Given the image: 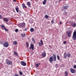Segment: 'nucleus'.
<instances>
[{"label": "nucleus", "mask_w": 76, "mask_h": 76, "mask_svg": "<svg viewBox=\"0 0 76 76\" xmlns=\"http://www.w3.org/2000/svg\"><path fill=\"white\" fill-rule=\"evenodd\" d=\"M6 62L7 65H12V61L8 59L6 60Z\"/></svg>", "instance_id": "obj_1"}, {"label": "nucleus", "mask_w": 76, "mask_h": 76, "mask_svg": "<svg viewBox=\"0 0 76 76\" xmlns=\"http://www.w3.org/2000/svg\"><path fill=\"white\" fill-rule=\"evenodd\" d=\"M72 38L73 40H76V31H74Z\"/></svg>", "instance_id": "obj_2"}, {"label": "nucleus", "mask_w": 76, "mask_h": 76, "mask_svg": "<svg viewBox=\"0 0 76 76\" xmlns=\"http://www.w3.org/2000/svg\"><path fill=\"white\" fill-rule=\"evenodd\" d=\"M66 34L68 35V37H70L72 36V32L70 31H68L66 32Z\"/></svg>", "instance_id": "obj_3"}, {"label": "nucleus", "mask_w": 76, "mask_h": 76, "mask_svg": "<svg viewBox=\"0 0 76 76\" xmlns=\"http://www.w3.org/2000/svg\"><path fill=\"white\" fill-rule=\"evenodd\" d=\"M3 45L4 47H8V46L9 45V42H5L3 44Z\"/></svg>", "instance_id": "obj_4"}, {"label": "nucleus", "mask_w": 76, "mask_h": 76, "mask_svg": "<svg viewBox=\"0 0 76 76\" xmlns=\"http://www.w3.org/2000/svg\"><path fill=\"white\" fill-rule=\"evenodd\" d=\"M25 25V24L24 23H21L20 24H19L18 25V26L20 27V28H23Z\"/></svg>", "instance_id": "obj_5"}, {"label": "nucleus", "mask_w": 76, "mask_h": 76, "mask_svg": "<svg viewBox=\"0 0 76 76\" xmlns=\"http://www.w3.org/2000/svg\"><path fill=\"white\" fill-rule=\"evenodd\" d=\"M53 56H52V57L53 58V61H56V60H57V57H56V55L54 54H53Z\"/></svg>", "instance_id": "obj_6"}, {"label": "nucleus", "mask_w": 76, "mask_h": 76, "mask_svg": "<svg viewBox=\"0 0 76 76\" xmlns=\"http://www.w3.org/2000/svg\"><path fill=\"white\" fill-rule=\"evenodd\" d=\"M70 71L72 73H76V70L72 68L70 69Z\"/></svg>", "instance_id": "obj_7"}, {"label": "nucleus", "mask_w": 76, "mask_h": 76, "mask_svg": "<svg viewBox=\"0 0 76 76\" xmlns=\"http://www.w3.org/2000/svg\"><path fill=\"white\" fill-rule=\"evenodd\" d=\"M21 65L22 66H26V63L24 61H21Z\"/></svg>", "instance_id": "obj_8"}, {"label": "nucleus", "mask_w": 76, "mask_h": 76, "mask_svg": "<svg viewBox=\"0 0 76 76\" xmlns=\"http://www.w3.org/2000/svg\"><path fill=\"white\" fill-rule=\"evenodd\" d=\"M40 42H39V46H41V45H43V41L42 40H40Z\"/></svg>", "instance_id": "obj_9"}, {"label": "nucleus", "mask_w": 76, "mask_h": 76, "mask_svg": "<svg viewBox=\"0 0 76 76\" xmlns=\"http://www.w3.org/2000/svg\"><path fill=\"white\" fill-rule=\"evenodd\" d=\"M49 61L50 63H51L53 62V61H54V59H53V57L51 56L50 57L49 59Z\"/></svg>", "instance_id": "obj_10"}, {"label": "nucleus", "mask_w": 76, "mask_h": 76, "mask_svg": "<svg viewBox=\"0 0 76 76\" xmlns=\"http://www.w3.org/2000/svg\"><path fill=\"white\" fill-rule=\"evenodd\" d=\"M29 49L31 50V49H32V50H34V45L33 44H31V46L30 47Z\"/></svg>", "instance_id": "obj_11"}, {"label": "nucleus", "mask_w": 76, "mask_h": 76, "mask_svg": "<svg viewBox=\"0 0 76 76\" xmlns=\"http://www.w3.org/2000/svg\"><path fill=\"white\" fill-rule=\"evenodd\" d=\"M69 8V7L68 6H63L62 7V8L64 9H67V8Z\"/></svg>", "instance_id": "obj_12"}, {"label": "nucleus", "mask_w": 76, "mask_h": 76, "mask_svg": "<svg viewBox=\"0 0 76 76\" xmlns=\"http://www.w3.org/2000/svg\"><path fill=\"white\" fill-rule=\"evenodd\" d=\"M42 55L43 57H45L46 56V53L45 52H43L42 53Z\"/></svg>", "instance_id": "obj_13"}, {"label": "nucleus", "mask_w": 76, "mask_h": 76, "mask_svg": "<svg viewBox=\"0 0 76 76\" xmlns=\"http://www.w3.org/2000/svg\"><path fill=\"white\" fill-rule=\"evenodd\" d=\"M64 58H66L67 55H66V52H65L64 54Z\"/></svg>", "instance_id": "obj_14"}, {"label": "nucleus", "mask_w": 76, "mask_h": 76, "mask_svg": "<svg viewBox=\"0 0 76 76\" xmlns=\"http://www.w3.org/2000/svg\"><path fill=\"white\" fill-rule=\"evenodd\" d=\"M22 6L23 8H26V9L27 8V7H26V6H25V4H22Z\"/></svg>", "instance_id": "obj_15"}, {"label": "nucleus", "mask_w": 76, "mask_h": 76, "mask_svg": "<svg viewBox=\"0 0 76 76\" xmlns=\"http://www.w3.org/2000/svg\"><path fill=\"white\" fill-rule=\"evenodd\" d=\"M14 54L15 56H18V53L16 52H15V51H14Z\"/></svg>", "instance_id": "obj_16"}, {"label": "nucleus", "mask_w": 76, "mask_h": 76, "mask_svg": "<svg viewBox=\"0 0 76 76\" xmlns=\"http://www.w3.org/2000/svg\"><path fill=\"white\" fill-rule=\"evenodd\" d=\"M46 2H47L46 0H44V1L42 2L43 4V5H45L46 3Z\"/></svg>", "instance_id": "obj_17"}, {"label": "nucleus", "mask_w": 76, "mask_h": 76, "mask_svg": "<svg viewBox=\"0 0 76 76\" xmlns=\"http://www.w3.org/2000/svg\"><path fill=\"white\" fill-rule=\"evenodd\" d=\"M13 44L14 45H17V44H18V42L16 41H15L13 43Z\"/></svg>", "instance_id": "obj_18"}, {"label": "nucleus", "mask_w": 76, "mask_h": 76, "mask_svg": "<svg viewBox=\"0 0 76 76\" xmlns=\"http://www.w3.org/2000/svg\"><path fill=\"white\" fill-rule=\"evenodd\" d=\"M27 4L29 7H30V6H31V3H30V2H27Z\"/></svg>", "instance_id": "obj_19"}, {"label": "nucleus", "mask_w": 76, "mask_h": 76, "mask_svg": "<svg viewBox=\"0 0 76 76\" xmlns=\"http://www.w3.org/2000/svg\"><path fill=\"white\" fill-rule=\"evenodd\" d=\"M64 76H68V72H65V75Z\"/></svg>", "instance_id": "obj_20"}, {"label": "nucleus", "mask_w": 76, "mask_h": 76, "mask_svg": "<svg viewBox=\"0 0 76 76\" xmlns=\"http://www.w3.org/2000/svg\"><path fill=\"white\" fill-rule=\"evenodd\" d=\"M30 31L31 32H34V29L33 28H31L30 30Z\"/></svg>", "instance_id": "obj_21"}, {"label": "nucleus", "mask_w": 76, "mask_h": 76, "mask_svg": "<svg viewBox=\"0 0 76 76\" xmlns=\"http://www.w3.org/2000/svg\"><path fill=\"white\" fill-rule=\"evenodd\" d=\"M3 19H4V21H5V22H7L8 20V19H7L6 18H4Z\"/></svg>", "instance_id": "obj_22"}, {"label": "nucleus", "mask_w": 76, "mask_h": 76, "mask_svg": "<svg viewBox=\"0 0 76 76\" xmlns=\"http://www.w3.org/2000/svg\"><path fill=\"white\" fill-rule=\"evenodd\" d=\"M15 10L17 12H19V8L16 7L15 8Z\"/></svg>", "instance_id": "obj_23"}, {"label": "nucleus", "mask_w": 76, "mask_h": 76, "mask_svg": "<svg viewBox=\"0 0 76 76\" xmlns=\"http://www.w3.org/2000/svg\"><path fill=\"white\" fill-rule=\"evenodd\" d=\"M71 54L70 53H68L67 54V56L68 57H70Z\"/></svg>", "instance_id": "obj_24"}, {"label": "nucleus", "mask_w": 76, "mask_h": 76, "mask_svg": "<svg viewBox=\"0 0 76 76\" xmlns=\"http://www.w3.org/2000/svg\"><path fill=\"white\" fill-rule=\"evenodd\" d=\"M21 35L23 37H25L26 36V34H21Z\"/></svg>", "instance_id": "obj_25"}, {"label": "nucleus", "mask_w": 76, "mask_h": 76, "mask_svg": "<svg viewBox=\"0 0 76 76\" xmlns=\"http://www.w3.org/2000/svg\"><path fill=\"white\" fill-rule=\"evenodd\" d=\"M57 57L58 60H60V56L58 55H57Z\"/></svg>", "instance_id": "obj_26"}, {"label": "nucleus", "mask_w": 76, "mask_h": 76, "mask_svg": "<svg viewBox=\"0 0 76 76\" xmlns=\"http://www.w3.org/2000/svg\"><path fill=\"white\" fill-rule=\"evenodd\" d=\"M51 23L52 24L54 23V20H52L51 21Z\"/></svg>", "instance_id": "obj_27"}, {"label": "nucleus", "mask_w": 76, "mask_h": 76, "mask_svg": "<svg viewBox=\"0 0 76 76\" xmlns=\"http://www.w3.org/2000/svg\"><path fill=\"white\" fill-rule=\"evenodd\" d=\"M76 23H74L72 25V26L73 27H75L76 26Z\"/></svg>", "instance_id": "obj_28"}, {"label": "nucleus", "mask_w": 76, "mask_h": 76, "mask_svg": "<svg viewBox=\"0 0 76 76\" xmlns=\"http://www.w3.org/2000/svg\"><path fill=\"white\" fill-rule=\"evenodd\" d=\"M35 66L37 67H39V65H38V64H36Z\"/></svg>", "instance_id": "obj_29"}, {"label": "nucleus", "mask_w": 76, "mask_h": 76, "mask_svg": "<svg viewBox=\"0 0 76 76\" xmlns=\"http://www.w3.org/2000/svg\"><path fill=\"white\" fill-rule=\"evenodd\" d=\"M45 17L46 19H48V16L47 15H45Z\"/></svg>", "instance_id": "obj_30"}, {"label": "nucleus", "mask_w": 76, "mask_h": 76, "mask_svg": "<svg viewBox=\"0 0 76 76\" xmlns=\"http://www.w3.org/2000/svg\"><path fill=\"white\" fill-rule=\"evenodd\" d=\"M19 74H20V76H22V75L23 73H22V72H19Z\"/></svg>", "instance_id": "obj_31"}, {"label": "nucleus", "mask_w": 76, "mask_h": 76, "mask_svg": "<svg viewBox=\"0 0 76 76\" xmlns=\"http://www.w3.org/2000/svg\"><path fill=\"white\" fill-rule=\"evenodd\" d=\"M1 27L2 28H3L4 29L5 28V26L4 25L1 26Z\"/></svg>", "instance_id": "obj_32"}, {"label": "nucleus", "mask_w": 76, "mask_h": 76, "mask_svg": "<svg viewBox=\"0 0 76 76\" xmlns=\"http://www.w3.org/2000/svg\"><path fill=\"white\" fill-rule=\"evenodd\" d=\"M26 46H27V47H29V44H28V43L26 42Z\"/></svg>", "instance_id": "obj_33"}, {"label": "nucleus", "mask_w": 76, "mask_h": 76, "mask_svg": "<svg viewBox=\"0 0 76 76\" xmlns=\"http://www.w3.org/2000/svg\"><path fill=\"white\" fill-rule=\"evenodd\" d=\"M4 29L5 31H8V30H7V28H4Z\"/></svg>", "instance_id": "obj_34"}, {"label": "nucleus", "mask_w": 76, "mask_h": 76, "mask_svg": "<svg viewBox=\"0 0 76 76\" xmlns=\"http://www.w3.org/2000/svg\"><path fill=\"white\" fill-rule=\"evenodd\" d=\"M15 32H18V29H16L15 30Z\"/></svg>", "instance_id": "obj_35"}, {"label": "nucleus", "mask_w": 76, "mask_h": 76, "mask_svg": "<svg viewBox=\"0 0 76 76\" xmlns=\"http://www.w3.org/2000/svg\"><path fill=\"white\" fill-rule=\"evenodd\" d=\"M63 43L64 44H66V43H67V42L64 41V42Z\"/></svg>", "instance_id": "obj_36"}, {"label": "nucleus", "mask_w": 76, "mask_h": 76, "mask_svg": "<svg viewBox=\"0 0 76 76\" xmlns=\"http://www.w3.org/2000/svg\"><path fill=\"white\" fill-rule=\"evenodd\" d=\"M2 18V16L1 15H0V19H1Z\"/></svg>", "instance_id": "obj_37"}, {"label": "nucleus", "mask_w": 76, "mask_h": 76, "mask_svg": "<svg viewBox=\"0 0 76 76\" xmlns=\"http://www.w3.org/2000/svg\"><path fill=\"white\" fill-rule=\"evenodd\" d=\"M60 25H61V24H62V23L61 22H60Z\"/></svg>", "instance_id": "obj_38"}, {"label": "nucleus", "mask_w": 76, "mask_h": 76, "mask_svg": "<svg viewBox=\"0 0 76 76\" xmlns=\"http://www.w3.org/2000/svg\"><path fill=\"white\" fill-rule=\"evenodd\" d=\"M13 1H16V0H13Z\"/></svg>", "instance_id": "obj_39"}, {"label": "nucleus", "mask_w": 76, "mask_h": 76, "mask_svg": "<svg viewBox=\"0 0 76 76\" xmlns=\"http://www.w3.org/2000/svg\"><path fill=\"white\" fill-rule=\"evenodd\" d=\"M32 40L33 41H34V39H32Z\"/></svg>", "instance_id": "obj_40"}, {"label": "nucleus", "mask_w": 76, "mask_h": 76, "mask_svg": "<svg viewBox=\"0 0 76 76\" xmlns=\"http://www.w3.org/2000/svg\"><path fill=\"white\" fill-rule=\"evenodd\" d=\"M38 64V65H39V64H40V63H39V64Z\"/></svg>", "instance_id": "obj_41"}, {"label": "nucleus", "mask_w": 76, "mask_h": 76, "mask_svg": "<svg viewBox=\"0 0 76 76\" xmlns=\"http://www.w3.org/2000/svg\"><path fill=\"white\" fill-rule=\"evenodd\" d=\"M65 13H66V12H65Z\"/></svg>", "instance_id": "obj_42"}, {"label": "nucleus", "mask_w": 76, "mask_h": 76, "mask_svg": "<svg viewBox=\"0 0 76 76\" xmlns=\"http://www.w3.org/2000/svg\"><path fill=\"white\" fill-rule=\"evenodd\" d=\"M64 0L65 1H66V0Z\"/></svg>", "instance_id": "obj_43"}, {"label": "nucleus", "mask_w": 76, "mask_h": 76, "mask_svg": "<svg viewBox=\"0 0 76 76\" xmlns=\"http://www.w3.org/2000/svg\"><path fill=\"white\" fill-rule=\"evenodd\" d=\"M31 0V1H32V0Z\"/></svg>", "instance_id": "obj_44"}]
</instances>
